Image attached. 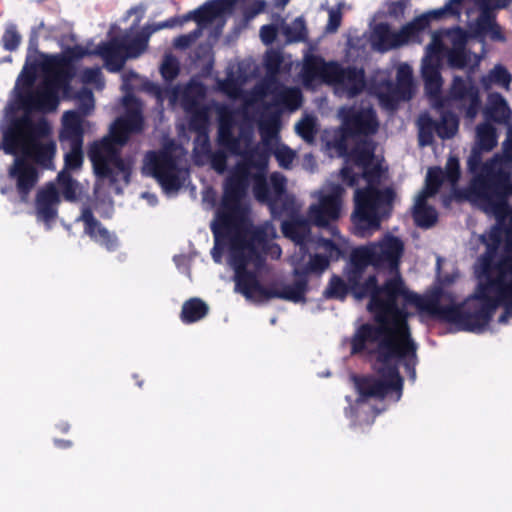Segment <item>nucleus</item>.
<instances>
[{"label": "nucleus", "mask_w": 512, "mask_h": 512, "mask_svg": "<svg viewBox=\"0 0 512 512\" xmlns=\"http://www.w3.org/2000/svg\"><path fill=\"white\" fill-rule=\"evenodd\" d=\"M236 0H210L196 10L190 11L180 18V26L194 20L197 28L208 32L210 38L216 39L226 24L227 17L232 13Z\"/></svg>", "instance_id": "14"}, {"label": "nucleus", "mask_w": 512, "mask_h": 512, "mask_svg": "<svg viewBox=\"0 0 512 512\" xmlns=\"http://www.w3.org/2000/svg\"><path fill=\"white\" fill-rule=\"evenodd\" d=\"M266 7V2L264 0L255 1L249 8L245 11V17L247 19H252L259 13L263 12Z\"/></svg>", "instance_id": "35"}, {"label": "nucleus", "mask_w": 512, "mask_h": 512, "mask_svg": "<svg viewBox=\"0 0 512 512\" xmlns=\"http://www.w3.org/2000/svg\"><path fill=\"white\" fill-rule=\"evenodd\" d=\"M375 94L387 110L396 108L399 101L408 100L412 95V69L408 64H400L397 68L396 84L390 81L382 83L375 89Z\"/></svg>", "instance_id": "16"}, {"label": "nucleus", "mask_w": 512, "mask_h": 512, "mask_svg": "<svg viewBox=\"0 0 512 512\" xmlns=\"http://www.w3.org/2000/svg\"><path fill=\"white\" fill-rule=\"evenodd\" d=\"M76 100H77L78 109L80 110V112H78V111H75V112L78 113L81 118H83V116L89 114L94 109V96H93V93L90 90H88L87 88H83L78 92V94L76 96ZM82 120L84 121V127L86 125H89V123L86 122L84 119H82Z\"/></svg>", "instance_id": "27"}, {"label": "nucleus", "mask_w": 512, "mask_h": 512, "mask_svg": "<svg viewBox=\"0 0 512 512\" xmlns=\"http://www.w3.org/2000/svg\"><path fill=\"white\" fill-rule=\"evenodd\" d=\"M166 22H167L168 28H173L177 25H180V18L173 17V18L166 20Z\"/></svg>", "instance_id": "42"}, {"label": "nucleus", "mask_w": 512, "mask_h": 512, "mask_svg": "<svg viewBox=\"0 0 512 512\" xmlns=\"http://www.w3.org/2000/svg\"><path fill=\"white\" fill-rule=\"evenodd\" d=\"M468 168L474 177L468 196L496 224L480 239L486 246L475 265L478 288L464 306L454 301L443 305V294L419 296L409 292L399 275L403 243L387 235L381 241L353 250V294L370 297L368 309L374 317H408L407 306L439 317H492L499 304L500 317H512V131L503 145V154L483 163L472 155Z\"/></svg>", "instance_id": "1"}, {"label": "nucleus", "mask_w": 512, "mask_h": 512, "mask_svg": "<svg viewBox=\"0 0 512 512\" xmlns=\"http://www.w3.org/2000/svg\"><path fill=\"white\" fill-rule=\"evenodd\" d=\"M207 313V304L198 298H192L183 304L181 319L185 323H193L204 318Z\"/></svg>", "instance_id": "22"}, {"label": "nucleus", "mask_w": 512, "mask_h": 512, "mask_svg": "<svg viewBox=\"0 0 512 512\" xmlns=\"http://www.w3.org/2000/svg\"><path fill=\"white\" fill-rule=\"evenodd\" d=\"M157 24L146 25L142 32L134 37L125 33L122 37L112 38L99 44L93 52L103 58L106 68L111 72L119 71L128 58H137L148 47L150 36L159 31Z\"/></svg>", "instance_id": "11"}, {"label": "nucleus", "mask_w": 512, "mask_h": 512, "mask_svg": "<svg viewBox=\"0 0 512 512\" xmlns=\"http://www.w3.org/2000/svg\"><path fill=\"white\" fill-rule=\"evenodd\" d=\"M274 229L276 230L275 227H274ZM276 236H277V232L275 231V236L273 238L265 239V240H263L260 243L256 242V246L258 248V252H259L260 257H261V264H260V266L257 269L250 268L255 276H256V271H258L260 269V267L262 266V264H263L262 251L267 249L268 250L267 252L274 259H278L281 256V248L277 244L268 245V242L270 240H273Z\"/></svg>", "instance_id": "31"}, {"label": "nucleus", "mask_w": 512, "mask_h": 512, "mask_svg": "<svg viewBox=\"0 0 512 512\" xmlns=\"http://www.w3.org/2000/svg\"><path fill=\"white\" fill-rule=\"evenodd\" d=\"M462 0H448L446 4L426 12L407 23L399 31H392L386 23L375 25L371 34V43L375 50L385 52L410 42H420L422 33L428 28L431 19H439L444 15H459Z\"/></svg>", "instance_id": "9"}, {"label": "nucleus", "mask_w": 512, "mask_h": 512, "mask_svg": "<svg viewBox=\"0 0 512 512\" xmlns=\"http://www.w3.org/2000/svg\"><path fill=\"white\" fill-rule=\"evenodd\" d=\"M300 78L304 87L316 89L324 84L333 87L336 95L352 98L365 87L362 69L343 67L336 62H326L322 57L309 54L303 59Z\"/></svg>", "instance_id": "8"}, {"label": "nucleus", "mask_w": 512, "mask_h": 512, "mask_svg": "<svg viewBox=\"0 0 512 512\" xmlns=\"http://www.w3.org/2000/svg\"><path fill=\"white\" fill-rule=\"evenodd\" d=\"M157 98L159 101H162L163 97H162V92H158L157 93Z\"/></svg>", "instance_id": "47"}, {"label": "nucleus", "mask_w": 512, "mask_h": 512, "mask_svg": "<svg viewBox=\"0 0 512 512\" xmlns=\"http://www.w3.org/2000/svg\"><path fill=\"white\" fill-rule=\"evenodd\" d=\"M315 166V160L314 157L311 154L305 155L304 158V167L309 170H313Z\"/></svg>", "instance_id": "40"}, {"label": "nucleus", "mask_w": 512, "mask_h": 512, "mask_svg": "<svg viewBox=\"0 0 512 512\" xmlns=\"http://www.w3.org/2000/svg\"><path fill=\"white\" fill-rule=\"evenodd\" d=\"M277 30L274 25H264L260 29V38L266 45L272 44L276 38Z\"/></svg>", "instance_id": "34"}, {"label": "nucleus", "mask_w": 512, "mask_h": 512, "mask_svg": "<svg viewBox=\"0 0 512 512\" xmlns=\"http://www.w3.org/2000/svg\"><path fill=\"white\" fill-rule=\"evenodd\" d=\"M252 120L246 119L240 126L238 138L233 136L232 119L222 116L219 129V143L227 147L241 160L230 171L224 183V192L230 184L243 189L241 202L246 209V219L249 217V206L246 196L250 181H253L255 198L263 203L273 206L286 192L287 179L279 172L271 174L269 184L265 178L268 165V154L259 145L252 144Z\"/></svg>", "instance_id": "6"}, {"label": "nucleus", "mask_w": 512, "mask_h": 512, "mask_svg": "<svg viewBox=\"0 0 512 512\" xmlns=\"http://www.w3.org/2000/svg\"><path fill=\"white\" fill-rule=\"evenodd\" d=\"M60 195L54 183H48L40 189L36 197V215L39 221L45 223L47 229L57 217Z\"/></svg>", "instance_id": "19"}, {"label": "nucleus", "mask_w": 512, "mask_h": 512, "mask_svg": "<svg viewBox=\"0 0 512 512\" xmlns=\"http://www.w3.org/2000/svg\"><path fill=\"white\" fill-rule=\"evenodd\" d=\"M61 142L69 151L65 154V169L57 176V182L67 201H74L77 198L78 183L67 172L81 167L83 162V133L84 121L78 113L67 111L62 117Z\"/></svg>", "instance_id": "10"}, {"label": "nucleus", "mask_w": 512, "mask_h": 512, "mask_svg": "<svg viewBox=\"0 0 512 512\" xmlns=\"http://www.w3.org/2000/svg\"><path fill=\"white\" fill-rule=\"evenodd\" d=\"M459 176V163L455 158H449L445 171L438 167L428 170L426 187L417 195L413 207V218L419 227L429 228L437 221V212L432 206L427 204V199L438 192L444 181H448L454 187Z\"/></svg>", "instance_id": "12"}, {"label": "nucleus", "mask_w": 512, "mask_h": 512, "mask_svg": "<svg viewBox=\"0 0 512 512\" xmlns=\"http://www.w3.org/2000/svg\"><path fill=\"white\" fill-rule=\"evenodd\" d=\"M55 442L60 447H65L70 444L68 441H64V440H56Z\"/></svg>", "instance_id": "44"}, {"label": "nucleus", "mask_w": 512, "mask_h": 512, "mask_svg": "<svg viewBox=\"0 0 512 512\" xmlns=\"http://www.w3.org/2000/svg\"><path fill=\"white\" fill-rule=\"evenodd\" d=\"M511 82L512 74L502 64H496L487 74L480 78V84L485 90L497 86L505 91H509Z\"/></svg>", "instance_id": "21"}, {"label": "nucleus", "mask_w": 512, "mask_h": 512, "mask_svg": "<svg viewBox=\"0 0 512 512\" xmlns=\"http://www.w3.org/2000/svg\"><path fill=\"white\" fill-rule=\"evenodd\" d=\"M295 132L305 142L311 144L317 134V119L314 116L306 115L295 124Z\"/></svg>", "instance_id": "24"}, {"label": "nucleus", "mask_w": 512, "mask_h": 512, "mask_svg": "<svg viewBox=\"0 0 512 512\" xmlns=\"http://www.w3.org/2000/svg\"><path fill=\"white\" fill-rule=\"evenodd\" d=\"M341 22V12L339 10H330L329 11V21L327 25V30L330 32H335L340 26Z\"/></svg>", "instance_id": "37"}, {"label": "nucleus", "mask_w": 512, "mask_h": 512, "mask_svg": "<svg viewBox=\"0 0 512 512\" xmlns=\"http://www.w3.org/2000/svg\"><path fill=\"white\" fill-rule=\"evenodd\" d=\"M290 0H273V4L277 8H284Z\"/></svg>", "instance_id": "43"}, {"label": "nucleus", "mask_w": 512, "mask_h": 512, "mask_svg": "<svg viewBox=\"0 0 512 512\" xmlns=\"http://www.w3.org/2000/svg\"><path fill=\"white\" fill-rule=\"evenodd\" d=\"M84 224V232L97 244L108 251H113L118 246L116 235L105 228L93 215L89 208H83L81 215L77 218Z\"/></svg>", "instance_id": "18"}, {"label": "nucleus", "mask_w": 512, "mask_h": 512, "mask_svg": "<svg viewBox=\"0 0 512 512\" xmlns=\"http://www.w3.org/2000/svg\"><path fill=\"white\" fill-rule=\"evenodd\" d=\"M158 28H160V30L168 28L167 22L163 21L158 23Z\"/></svg>", "instance_id": "45"}, {"label": "nucleus", "mask_w": 512, "mask_h": 512, "mask_svg": "<svg viewBox=\"0 0 512 512\" xmlns=\"http://www.w3.org/2000/svg\"><path fill=\"white\" fill-rule=\"evenodd\" d=\"M203 32L204 30L195 29L188 34L180 35L174 39V46L178 49L188 48L202 35Z\"/></svg>", "instance_id": "33"}, {"label": "nucleus", "mask_w": 512, "mask_h": 512, "mask_svg": "<svg viewBox=\"0 0 512 512\" xmlns=\"http://www.w3.org/2000/svg\"><path fill=\"white\" fill-rule=\"evenodd\" d=\"M255 120L253 121V123ZM259 132L261 135V143H257L268 156L273 154L280 167L290 169L292 163L296 158V151L292 150L287 145L280 142L279 139V121L276 116L269 119H264L259 122ZM254 133L252 134V139ZM252 144L256 145L252 140Z\"/></svg>", "instance_id": "15"}, {"label": "nucleus", "mask_w": 512, "mask_h": 512, "mask_svg": "<svg viewBox=\"0 0 512 512\" xmlns=\"http://www.w3.org/2000/svg\"><path fill=\"white\" fill-rule=\"evenodd\" d=\"M142 198L146 199L150 205H155L157 203V198L154 194L145 192L142 193Z\"/></svg>", "instance_id": "41"}, {"label": "nucleus", "mask_w": 512, "mask_h": 512, "mask_svg": "<svg viewBox=\"0 0 512 512\" xmlns=\"http://www.w3.org/2000/svg\"><path fill=\"white\" fill-rule=\"evenodd\" d=\"M481 7V13L471 25V30L476 36H485L488 30L496 23L492 9L505 8L511 0H476Z\"/></svg>", "instance_id": "20"}, {"label": "nucleus", "mask_w": 512, "mask_h": 512, "mask_svg": "<svg viewBox=\"0 0 512 512\" xmlns=\"http://www.w3.org/2000/svg\"><path fill=\"white\" fill-rule=\"evenodd\" d=\"M163 78L166 80H173L179 72V63L172 55H166L163 59L160 68Z\"/></svg>", "instance_id": "29"}, {"label": "nucleus", "mask_w": 512, "mask_h": 512, "mask_svg": "<svg viewBox=\"0 0 512 512\" xmlns=\"http://www.w3.org/2000/svg\"><path fill=\"white\" fill-rule=\"evenodd\" d=\"M466 42L467 34L459 27L435 31L432 33V40L427 45L422 59L421 74L426 93L434 98L433 106L442 113L436 131L443 139L452 138L458 131L456 113H463L468 119L473 120L480 108L479 91L471 76L466 79L455 76L448 95L443 99L438 98L442 87L441 54H446L448 64L452 68L469 67L474 70L479 66L483 55L466 50Z\"/></svg>", "instance_id": "4"}, {"label": "nucleus", "mask_w": 512, "mask_h": 512, "mask_svg": "<svg viewBox=\"0 0 512 512\" xmlns=\"http://www.w3.org/2000/svg\"><path fill=\"white\" fill-rule=\"evenodd\" d=\"M477 143L481 149L490 151L497 144L495 128L487 123L480 124L476 129Z\"/></svg>", "instance_id": "25"}, {"label": "nucleus", "mask_w": 512, "mask_h": 512, "mask_svg": "<svg viewBox=\"0 0 512 512\" xmlns=\"http://www.w3.org/2000/svg\"><path fill=\"white\" fill-rule=\"evenodd\" d=\"M344 192L341 185L326 183L311 193V197L317 202L309 206L308 219L293 218L282 223L284 236L295 243V251L290 257L295 280L293 283L275 286L266 292L250 268L257 269L261 264L256 242L273 238L275 229L268 221L254 226L250 219H246V209L241 202L243 189H239L230 181L211 223L214 236V247L211 250L213 260L220 263L224 247L229 246V263L235 272V291L247 300L256 301L267 297L295 303L304 301L307 275L323 273L329 266L330 259H338L341 254L340 249L331 240L324 238L318 240L317 248L323 250L326 255L308 254L309 223L323 228L336 221L341 216Z\"/></svg>", "instance_id": "2"}, {"label": "nucleus", "mask_w": 512, "mask_h": 512, "mask_svg": "<svg viewBox=\"0 0 512 512\" xmlns=\"http://www.w3.org/2000/svg\"><path fill=\"white\" fill-rule=\"evenodd\" d=\"M374 149L370 140L358 143L341 170L342 179L348 186H356L360 181L365 183L354 193L353 222L361 237L370 236L380 228L381 220L390 214L395 200L394 190L384 183L386 171L374 155Z\"/></svg>", "instance_id": "5"}, {"label": "nucleus", "mask_w": 512, "mask_h": 512, "mask_svg": "<svg viewBox=\"0 0 512 512\" xmlns=\"http://www.w3.org/2000/svg\"><path fill=\"white\" fill-rule=\"evenodd\" d=\"M142 173L154 177L166 194H175L188 177V170L180 157L168 152H149L144 159Z\"/></svg>", "instance_id": "13"}, {"label": "nucleus", "mask_w": 512, "mask_h": 512, "mask_svg": "<svg viewBox=\"0 0 512 512\" xmlns=\"http://www.w3.org/2000/svg\"><path fill=\"white\" fill-rule=\"evenodd\" d=\"M80 79L83 84L93 85L97 89L104 87V80L99 67L84 69L80 74Z\"/></svg>", "instance_id": "28"}, {"label": "nucleus", "mask_w": 512, "mask_h": 512, "mask_svg": "<svg viewBox=\"0 0 512 512\" xmlns=\"http://www.w3.org/2000/svg\"><path fill=\"white\" fill-rule=\"evenodd\" d=\"M488 111L497 122H505L511 116L507 101L499 93H491L488 96Z\"/></svg>", "instance_id": "23"}, {"label": "nucleus", "mask_w": 512, "mask_h": 512, "mask_svg": "<svg viewBox=\"0 0 512 512\" xmlns=\"http://www.w3.org/2000/svg\"><path fill=\"white\" fill-rule=\"evenodd\" d=\"M270 322H271V324H275L276 323V319L272 318Z\"/></svg>", "instance_id": "48"}, {"label": "nucleus", "mask_w": 512, "mask_h": 512, "mask_svg": "<svg viewBox=\"0 0 512 512\" xmlns=\"http://www.w3.org/2000/svg\"><path fill=\"white\" fill-rule=\"evenodd\" d=\"M489 37L494 40V41H504L505 40V37L503 36L502 32H501V28L500 26L495 23L489 30H488V34Z\"/></svg>", "instance_id": "38"}, {"label": "nucleus", "mask_w": 512, "mask_h": 512, "mask_svg": "<svg viewBox=\"0 0 512 512\" xmlns=\"http://www.w3.org/2000/svg\"><path fill=\"white\" fill-rule=\"evenodd\" d=\"M125 115L119 117L110 127L109 135L93 144L89 151L95 174L99 179H109L114 191L120 194L121 183L127 185L133 161L119 157L120 147L125 144L131 133L143 128L142 107L132 95L123 98Z\"/></svg>", "instance_id": "7"}, {"label": "nucleus", "mask_w": 512, "mask_h": 512, "mask_svg": "<svg viewBox=\"0 0 512 512\" xmlns=\"http://www.w3.org/2000/svg\"><path fill=\"white\" fill-rule=\"evenodd\" d=\"M338 117L342 121L345 134L369 135L374 134L378 129L375 111L371 107L361 109L341 107L338 111Z\"/></svg>", "instance_id": "17"}, {"label": "nucleus", "mask_w": 512, "mask_h": 512, "mask_svg": "<svg viewBox=\"0 0 512 512\" xmlns=\"http://www.w3.org/2000/svg\"><path fill=\"white\" fill-rule=\"evenodd\" d=\"M283 34L288 42H300L306 38V26L302 17L294 19L291 23L282 27Z\"/></svg>", "instance_id": "26"}, {"label": "nucleus", "mask_w": 512, "mask_h": 512, "mask_svg": "<svg viewBox=\"0 0 512 512\" xmlns=\"http://www.w3.org/2000/svg\"><path fill=\"white\" fill-rule=\"evenodd\" d=\"M326 294L328 297L344 299L347 294V286L340 277L334 276L330 280Z\"/></svg>", "instance_id": "32"}, {"label": "nucleus", "mask_w": 512, "mask_h": 512, "mask_svg": "<svg viewBox=\"0 0 512 512\" xmlns=\"http://www.w3.org/2000/svg\"><path fill=\"white\" fill-rule=\"evenodd\" d=\"M408 5V0H398L390 3L388 12L390 15L398 17L404 14Z\"/></svg>", "instance_id": "36"}, {"label": "nucleus", "mask_w": 512, "mask_h": 512, "mask_svg": "<svg viewBox=\"0 0 512 512\" xmlns=\"http://www.w3.org/2000/svg\"><path fill=\"white\" fill-rule=\"evenodd\" d=\"M329 229H330V232H331L333 235H337L338 231H337L336 227H334V226H330V227H329Z\"/></svg>", "instance_id": "46"}, {"label": "nucleus", "mask_w": 512, "mask_h": 512, "mask_svg": "<svg viewBox=\"0 0 512 512\" xmlns=\"http://www.w3.org/2000/svg\"><path fill=\"white\" fill-rule=\"evenodd\" d=\"M2 42L4 48L9 51L15 50L19 46L21 35L17 32L15 25L10 24L7 26L2 37Z\"/></svg>", "instance_id": "30"}, {"label": "nucleus", "mask_w": 512, "mask_h": 512, "mask_svg": "<svg viewBox=\"0 0 512 512\" xmlns=\"http://www.w3.org/2000/svg\"><path fill=\"white\" fill-rule=\"evenodd\" d=\"M431 135L429 133H425L423 129L420 130L419 133V144L421 146H426L430 144Z\"/></svg>", "instance_id": "39"}, {"label": "nucleus", "mask_w": 512, "mask_h": 512, "mask_svg": "<svg viewBox=\"0 0 512 512\" xmlns=\"http://www.w3.org/2000/svg\"><path fill=\"white\" fill-rule=\"evenodd\" d=\"M280 65L279 56L276 53H270L265 58V67L267 73L265 77L246 94H243L242 87L248 81V65L241 63L231 68L227 77L218 82L219 89L227 96L233 99L243 98L242 108L236 111L228 107H220L219 125L222 116L232 119L233 136L239 137L240 126L248 118L252 122L256 119L255 110L264 105L265 98L272 96L273 105L282 107L290 111L297 110L302 103V94L299 88L286 87L279 83L277 73ZM171 106L179 105L190 117V128L195 130L198 135L194 141L193 156L194 161L199 166L209 165L218 174H223L227 168L228 154L223 149L227 147L212 150L206 128L209 123V110L202 102L205 96V87L196 81H191L187 85L175 86L165 91ZM220 126L218 127V130ZM219 142V136L217 137Z\"/></svg>", "instance_id": "3"}]
</instances>
